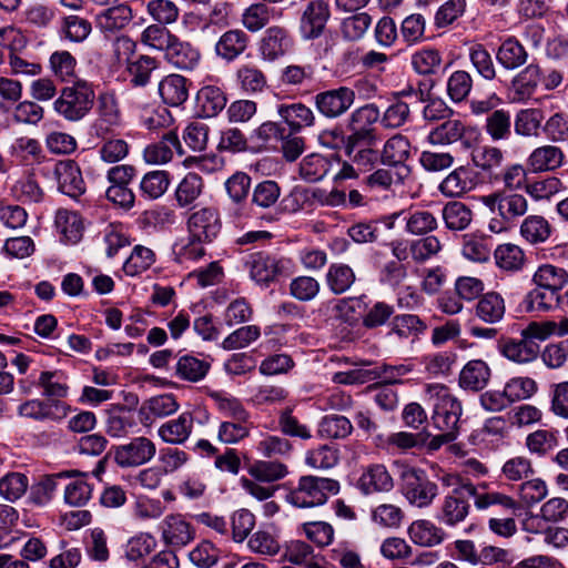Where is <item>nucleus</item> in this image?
<instances>
[{
    "instance_id": "1a4fd4ad",
    "label": "nucleus",
    "mask_w": 568,
    "mask_h": 568,
    "mask_svg": "<svg viewBox=\"0 0 568 568\" xmlns=\"http://www.w3.org/2000/svg\"><path fill=\"white\" fill-rule=\"evenodd\" d=\"M70 412V407L57 399L32 398L22 402L17 414L21 418L34 422H57L65 418Z\"/></svg>"
},
{
    "instance_id": "0e129e2a",
    "label": "nucleus",
    "mask_w": 568,
    "mask_h": 568,
    "mask_svg": "<svg viewBox=\"0 0 568 568\" xmlns=\"http://www.w3.org/2000/svg\"><path fill=\"white\" fill-rule=\"evenodd\" d=\"M203 191V181L195 173H187L175 190V199L180 206L192 204Z\"/></svg>"
},
{
    "instance_id": "f03ea898",
    "label": "nucleus",
    "mask_w": 568,
    "mask_h": 568,
    "mask_svg": "<svg viewBox=\"0 0 568 568\" xmlns=\"http://www.w3.org/2000/svg\"><path fill=\"white\" fill-rule=\"evenodd\" d=\"M426 399L433 405V424L439 432L458 434L463 413L462 403L443 384H429L425 388Z\"/></svg>"
},
{
    "instance_id": "2f4dec72",
    "label": "nucleus",
    "mask_w": 568,
    "mask_h": 568,
    "mask_svg": "<svg viewBox=\"0 0 568 568\" xmlns=\"http://www.w3.org/2000/svg\"><path fill=\"white\" fill-rule=\"evenodd\" d=\"M564 152L556 145H542L535 149L527 159L528 168L537 172L552 171L564 163Z\"/></svg>"
},
{
    "instance_id": "c85d7f7f",
    "label": "nucleus",
    "mask_w": 568,
    "mask_h": 568,
    "mask_svg": "<svg viewBox=\"0 0 568 568\" xmlns=\"http://www.w3.org/2000/svg\"><path fill=\"white\" fill-rule=\"evenodd\" d=\"M226 103V93L216 85H204L196 93V108L202 118L216 116Z\"/></svg>"
},
{
    "instance_id": "603ef678",
    "label": "nucleus",
    "mask_w": 568,
    "mask_h": 568,
    "mask_svg": "<svg viewBox=\"0 0 568 568\" xmlns=\"http://www.w3.org/2000/svg\"><path fill=\"white\" fill-rule=\"evenodd\" d=\"M405 231L412 235H426L438 227L435 215L426 210L409 211L405 216Z\"/></svg>"
},
{
    "instance_id": "f704fd0d",
    "label": "nucleus",
    "mask_w": 568,
    "mask_h": 568,
    "mask_svg": "<svg viewBox=\"0 0 568 568\" xmlns=\"http://www.w3.org/2000/svg\"><path fill=\"white\" fill-rule=\"evenodd\" d=\"M467 131L466 125L460 120L449 119L429 132L428 141L435 145H447L457 141H463L466 146H469L466 139Z\"/></svg>"
},
{
    "instance_id": "5701e85b",
    "label": "nucleus",
    "mask_w": 568,
    "mask_h": 568,
    "mask_svg": "<svg viewBox=\"0 0 568 568\" xmlns=\"http://www.w3.org/2000/svg\"><path fill=\"white\" fill-rule=\"evenodd\" d=\"M184 154V150L175 131H169L162 139L144 149V160L150 164H165L173 158V152Z\"/></svg>"
},
{
    "instance_id": "2eb2a0df",
    "label": "nucleus",
    "mask_w": 568,
    "mask_h": 568,
    "mask_svg": "<svg viewBox=\"0 0 568 568\" xmlns=\"http://www.w3.org/2000/svg\"><path fill=\"white\" fill-rule=\"evenodd\" d=\"M412 156V145L407 136L396 133L387 139L379 152L382 165L395 166L410 175L412 169L407 161Z\"/></svg>"
},
{
    "instance_id": "dca6fc26",
    "label": "nucleus",
    "mask_w": 568,
    "mask_h": 568,
    "mask_svg": "<svg viewBox=\"0 0 568 568\" xmlns=\"http://www.w3.org/2000/svg\"><path fill=\"white\" fill-rule=\"evenodd\" d=\"M162 539L165 545L181 548L194 539L193 525L181 514L168 515L160 524Z\"/></svg>"
},
{
    "instance_id": "c03bdc74",
    "label": "nucleus",
    "mask_w": 568,
    "mask_h": 568,
    "mask_svg": "<svg viewBox=\"0 0 568 568\" xmlns=\"http://www.w3.org/2000/svg\"><path fill=\"white\" fill-rule=\"evenodd\" d=\"M211 363L191 354L181 356L175 365L176 376L183 381L197 383L209 373Z\"/></svg>"
},
{
    "instance_id": "4c0bfd02",
    "label": "nucleus",
    "mask_w": 568,
    "mask_h": 568,
    "mask_svg": "<svg viewBox=\"0 0 568 568\" xmlns=\"http://www.w3.org/2000/svg\"><path fill=\"white\" fill-rule=\"evenodd\" d=\"M520 236L531 245L545 243L552 234V226L542 215L526 216L519 227Z\"/></svg>"
},
{
    "instance_id": "a878e982",
    "label": "nucleus",
    "mask_w": 568,
    "mask_h": 568,
    "mask_svg": "<svg viewBox=\"0 0 568 568\" xmlns=\"http://www.w3.org/2000/svg\"><path fill=\"white\" fill-rule=\"evenodd\" d=\"M490 375V368L485 361L471 359L462 368L458 383L463 389L479 392L488 385Z\"/></svg>"
},
{
    "instance_id": "e2e57ef3",
    "label": "nucleus",
    "mask_w": 568,
    "mask_h": 568,
    "mask_svg": "<svg viewBox=\"0 0 568 568\" xmlns=\"http://www.w3.org/2000/svg\"><path fill=\"white\" fill-rule=\"evenodd\" d=\"M353 432L351 420L342 415L325 416L318 426V433L327 438L344 439Z\"/></svg>"
},
{
    "instance_id": "c756f323",
    "label": "nucleus",
    "mask_w": 568,
    "mask_h": 568,
    "mask_svg": "<svg viewBox=\"0 0 568 568\" xmlns=\"http://www.w3.org/2000/svg\"><path fill=\"white\" fill-rule=\"evenodd\" d=\"M410 540L422 547L440 545L446 537L444 529L428 519H418L408 527Z\"/></svg>"
},
{
    "instance_id": "58836bf2",
    "label": "nucleus",
    "mask_w": 568,
    "mask_h": 568,
    "mask_svg": "<svg viewBox=\"0 0 568 568\" xmlns=\"http://www.w3.org/2000/svg\"><path fill=\"white\" fill-rule=\"evenodd\" d=\"M496 59L504 69L516 70L527 62L528 52L515 37H508L499 45Z\"/></svg>"
},
{
    "instance_id": "4d7b16f0",
    "label": "nucleus",
    "mask_w": 568,
    "mask_h": 568,
    "mask_svg": "<svg viewBox=\"0 0 568 568\" xmlns=\"http://www.w3.org/2000/svg\"><path fill=\"white\" fill-rule=\"evenodd\" d=\"M37 385L42 388L44 399L64 398L68 396L69 386L58 372L43 371L40 373Z\"/></svg>"
},
{
    "instance_id": "e433bc0d",
    "label": "nucleus",
    "mask_w": 568,
    "mask_h": 568,
    "mask_svg": "<svg viewBox=\"0 0 568 568\" xmlns=\"http://www.w3.org/2000/svg\"><path fill=\"white\" fill-rule=\"evenodd\" d=\"M72 474L65 479H70L64 486V501L72 507L84 506L92 496V485L88 481L85 474L78 470H71Z\"/></svg>"
},
{
    "instance_id": "72a5a7b5",
    "label": "nucleus",
    "mask_w": 568,
    "mask_h": 568,
    "mask_svg": "<svg viewBox=\"0 0 568 568\" xmlns=\"http://www.w3.org/2000/svg\"><path fill=\"white\" fill-rule=\"evenodd\" d=\"M159 93L170 106H180L189 98V81L180 74H170L159 83Z\"/></svg>"
},
{
    "instance_id": "4468645a",
    "label": "nucleus",
    "mask_w": 568,
    "mask_h": 568,
    "mask_svg": "<svg viewBox=\"0 0 568 568\" xmlns=\"http://www.w3.org/2000/svg\"><path fill=\"white\" fill-rule=\"evenodd\" d=\"M331 17L329 6L324 0L310 1L300 20V32L306 40L320 38Z\"/></svg>"
},
{
    "instance_id": "69168bd1",
    "label": "nucleus",
    "mask_w": 568,
    "mask_h": 568,
    "mask_svg": "<svg viewBox=\"0 0 568 568\" xmlns=\"http://www.w3.org/2000/svg\"><path fill=\"white\" fill-rule=\"evenodd\" d=\"M169 185L170 174L166 171H151L142 178L140 189L144 196L155 200L166 192Z\"/></svg>"
},
{
    "instance_id": "393cba45",
    "label": "nucleus",
    "mask_w": 568,
    "mask_h": 568,
    "mask_svg": "<svg viewBox=\"0 0 568 568\" xmlns=\"http://www.w3.org/2000/svg\"><path fill=\"white\" fill-rule=\"evenodd\" d=\"M71 474L72 471H61L40 477L37 483L30 486L28 503L37 507L47 506L53 499L60 481Z\"/></svg>"
},
{
    "instance_id": "a18cd8bd",
    "label": "nucleus",
    "mask_w": 568,
    "mask_h": 568,
    "mask_svg": "<svg viewBox=\"0 0 568 568\" xmlns=\"http://www.w3.org/2000/svg\"><path fill=\"white\" fill-rule=\"evenodd\" d=\"M179 409L175 397L171 394H163L150 398L140 408L142 423H148L151 418H162L174 414Z\"/></svg>"
},
{
    "instance_id": "473e14b6",
    "label": "nucleus",
    "mask_w": 568,
    "mask_h": 568,
    "mask_svg": "<svg viewBox=\"0 0 568 568\" xmlns=\"http://www.w3.org/2000/svg\"><path fill=\"white\" fill-rule=\"evenodd\" d=\"M334 165H339L338 158L311 154L302 160L300 175L306 182H317L334 172Z\"/></svg>"
},
{
    "instance_id": "bb28decb",
    "label": "nucleus",
    "mask_w": 568,
    "mask_h": 568,
    "mask_svg": "<svg viewBox=\"0 0 568 568\" xmlns=\"http://www.w3.org/2000/svg\"><path fill=\"white\" fill-rule=\"evenodd\" d=\"M494 260L499 270L509 274L521 272L527 263L524 248L514 243L497 245L494 251Z\"/></svg>"
},
{
    "instance_id": "aec40b11",
    "label": "nucleus",
    "mask_w": 568,
    "mask_h": 568,
    "mask_svg": "<svg viewBox=\"0 0 568 568\" xmlns=\"http://www.w3.org/2000/svg\"><path fill=\"white\" fill-rule=\"evenodd\" d=\"M378 140L358 141L355 138H346L345 152L358 171H371L378 161L379 153L374 149Z\"/></svg>"
},
{
    "instance_id": "6e6d98bb",
    "label": "nucleus",
    "mask_w": 568,
    "mask_h": 568,
    "mask_svg": "<svg viewBox=\"0 0 568 568\" xmlns=\"http://www.w3.org/2000/svg\"><path fill=\"white\" fill-rule=\"evenodd\" d=\"M395 307L384 301L367 306L362 315V325L366 329H375L386 325L394 316Z\"/></svg>"
},
{
    "instance_id": "9d476101",
    "label": "nucleus",
    "mask_w": 568,
    "mask_h": 568,
    "mask_svg": "<svg viewBox=\"0 0 568 568\" xmlns=\"http://www.w3.org/2000/svg\"><path fill=\"white\" fill-rule=\"evenodd\" d=\"M156 453L155 444L148 437L132 438L129 443L116 446L113 457L122 468L138 467L150 462Z\"/></svg>"
},
{
    "instance_id": "423d86ee",
    "label": "nucleus",
    "mask_w": 568,
    "mask_h": 568,
    "mask_svg": "<svg viewBox=\"0 0 568 568\" xmlns=\"http://www.w3.org/2000/svg\"><path fill=\"white\" fill-rule=\"evenodd\" d=\"M316 111L327 120L339 119L354 105V89L341 85L316 93L313 98Z\"/></svg>"
},
{
    "instance_id": "20e7f679",
    "label": "nucleus",
    "mask_w": 568,
    "mask_h": 568,
    "mask_svg": "<svg viewBox=\"0 0 568 568\" xmlns=\"http://www.w3.org/2000/svg\"><path fill=\"white\" fill-rule=\"evenodd\" d=\"M94 91L85 80H77L72 85L64 87L53 102V110L70 122L82 120L92 109Z\"/></svg>"
},
{
    "instance_id": "39448f33",
    "label": "nucleus",
    "mask_w": 568,
    "mask_h": 568,
    "mask_svg": "<svg viewBox=\"0 0 568 568\" xmlns=\"http://www.w3.org/2000/svg\"><path fill=\"white\" fill-rule=\"evenodd\" d=\"M402 494L414 507L427 508L438 496V486L418 468L402 471Z\"/></svg>"
},
{
    "instance_id": "f257e3e1",
    "label": "nucleus",
    "mask_w": 568,
    "mask_h": 568,
    "mask_svg": "<svg viewBox=\"0 0 568 568\" xmlns=\"http://www.w3.org/2000/svg\"><path fill=\"white\" fill-rule=\"evenodd\" d=\"M443 487L450 488V491L443 498L436 518L448 527H456L464 523L469 515V495L475 494V485L462 476L443 471L437 475Z\"/></svg>"
},
{
    "instance_id": "cd10ccee",
    "label": "nucleus",
    "mask_w": 568,
    "mask_h": 568,
    "mask_svg": "<svg viewBox=\"0 0 568 568\" xmlns=\"http://www.w3.org/2000/svg\"><path fill=\"white\" fill-rule=\"evenodd\" d=\"M200 52L190 43L173 38L164 51L165 60L181 70H193L200 61Z\"/></svg>"
},
{
    "instance_id": "3c124183",
    "label": "nucleus",
    "mask_w": 568,
    "mask_h": 568,
    "mask_svg": "<svg viewBox=\"0 0 568 568\" xmlns=\"http://www.w3.org/2000/svg\"><path fill=\"white\" fill-rule=\"evenodd\" d=\"M273 9L263 2L252 3L241 14V23L244 31L256 33L265 28L271 20Z\"/></svg>"
},
{
    "instance_id": "a19ab883",
    "label": "nucleus",
    "mask_w": 568,
    "mask_h": 568,
    "mask_svg": "<svg viewBox=\"0 0 568 568\" xmlns=\"http://www.w3.org/2000/svg\"><path fill=\"white\" fill-rule=\"evenodd\" d=\"M193 420L191 413H182L178 418L161 425L159 436L166 443L182 444L191 435Z\"/></svg>"
},
{
    "instance_id": "49530a36",
    "label": "nucleus",
    "mask_w": 568,
    "mask_h": 568,
    "mask_svg": "<svg viewBox=\"0 0 568 568\" xmlns=\"http://www.w3.org/2000/svg\"><path fill=\"white\" fill-rule=\"evenodd\" d=\"M532 282L536 286L558 293L568 283V273L562 267L542 264L534 273Z\"/></svg>"
},
{
    "instance_id": "13d9d810",
    "label": "nucleus",
    "mask_w": 568,
    "mask_h": 568,
    "mask_svg": "<svg viewBox=\"0 0 568 568\" xmlns=\"http://www.w3.org/2000/svg\"><path fill=\"white\" fill-rule=\"evenodd\" d=\"M29 488V479L22 473H8L0 478V496L10 503L20 499Z\"/></svg>"
},
{
    "instance_id": "864d4df0",
    "label": "nucleus",
    "mask_w": 568,
    "mask_h": 568,
    "mask_svg": "<svg viewBox=\"0 0 568 568\" xmlns=\"http://www.w3.org/2000/svg\"><path fill=\"white\" fill-rule=\"evenodd\" d=\"M511 124L510 112L499 109L486 118L485 131L493 141L508 140L511 136Z\"/></svg>"
},
{
    "instance_id": "ea45409f",
    "label": "nucleus",
    "mask_w": 568,
    "mask_h": 568,
    "mask_svg": "<svg viewBox=\"0 0 568 568\" xmlns=\"http://www.w3.org/2000/svg\"><path fill=\"white\" fill-rule=\"evenodd\" d=\"M277 114L292 131H300L302 128L312 126L315 123L313 111L300 102L277 105Z\"/></svg>"
},
{
    "instance_id": "052dcab7",
    "label": "nucleus",
    "mask_w": 568,
    "mask_h": 568,
    "mask_svg": "<svg viewBox=\"0 0 568 568\" xmlns=\"http://www.w3.org/2000/svg\"><path fill=\"white\" fill-rule=\"evenodd\" d=\"M52 73L63 82L77 81V60L69 51H55L50 57Z\"/></svg>"
},
{
    "instance_id": "7ed1b4c3",
    "label": "nucleus",
    "mask_w": 568,
    "mask_h": 568,
    "mask_svg": "<svg viewBox=\"0 0 568 568\" xmlns=\"http://www.w3.org/2000/svg\"><path fill=\"white\" fill-rule=\"evenodd\" d=\"M339 491V483L332 478L302 476L297 486L285 497L286 501L297 508H312L324 505L331 495Z\"/></svg>"
},
{
    "instance_id": "8fccbe9b",
    "label": "nucleus",
    "mask_w": 568,
    "mask_h": 568,
    "mask_svg": "<svg viewBox=\"0 0 568 568\" xmlns=\"http://www.w3.org/2000/svg\"><path fill=\"white\" fill-rule=\"evenodd\" d=\"M355 280L356 276L353 268L343 263L331 264L325 275L326 285L335 295H339L348 291Z\"/></svg>"
},
{
    "instance_id": "774afa93",
    "label": "nucleus",
    "mask_w": 568,
    "mask_h": 568,
    "mask_svg": "<svg viewBox=\"0 0 568 568\" xmlns=\"http://www.w3.org/2000/svg\"><path fill=\"white\" fill-rule=\"evenodd\" d=\"M154 261L155 254L151 248L136 245L124 262L123 270L126 275L135 276L151 267Z\"/></svg>"
},
{
    "instance_id": "7c9ffc66",
    "label": "nucleus",
    "mask_w": 568,
    "mask_h": 568,
    "mask_svg": "<svg viewBox=\"0 0 568 568\" xmlns=\"http://www.w3.org/2000/svg\"><path fill=\"white\" fill-rule=\"evenodd\" d=\"M506 313L505 300L498 292H487L479 296L475 314L486 324L499 323Z\"/></svg>"
},
{
    "instance_id": "c9c22d12",
    "label": "nucleus",
    "mask_w": 568,
    "mask_h": 568,
    "mask_svg": "<svg viewBox=\"0 0 568 568\" xmlns=\"http://www.w3.org/2000/svg\"><path fill=\"white\" fill-rule=\"evenodd\" d=\"M470 155L473 164L488 175L490 181L504 162L503 151L493 145H477L471 150Z\"/></svg>"
},
{
    "instance_id": "680f3d73",
    "label": "nucleus",
    "mask_w": 568,
    "mask_h": 568,
    "mask_svg": "<svg viewBox=\"0 0 568 568\" xmlns=\"http://www.w3.org/2000/svg\"><path fill=\"white\" fill-rule=\"evenodd\" d=\"M557 301V293L536 286L529 291L523 301L526 312L546 313L550 311Z\"/></svg>"
},
{
    "instance_id": "79ce46f5",
    "label": "nucleus",
    "mask_w": 568,
    "mask_h": 568,
    "mask_svg": "<svg viewBox=\"0 0 568 568\" xmlns=\"http://www.w3.org/2000/svg\"><path fill=\"white\" fill-rule=\"evenodd\" d=\"M359 487L364 494L389 491L393 486V478L384 465L369 466L359 478Z\"/></svg>"
},
{
    "instance_id": "f3484780",
    "label": "nucleus",
    "mask_w": 568,
    "mask_h": 568,
    "mask_svg": "<svg viewBox=\"0 0 568 568\" xmlns=\"http://www.w3.org/2000/svg\"><path fill=\"white\" fill-rule=\"evenodd\" d=\"M105 7L97 16L98 27L103 32L114 33L125 28L133 19V10L130 2L116 1L115 3H95Z\"/></svg>"
},
{
    "instance_id": "a211bd4d",
    "label": "nucleus",
    "mask_w": 568,
    "mask_h": 568,
    "mask_svg": "<svg viewBox=\"0 0 568 568\" xmlns=\"http://www.w3.org/2000/svg\"><path fill=\"white\" fill-rule=\"evenodd\" d=\"M251 39L246 31L235 28L223 32L214 45V53L230 63L240 58L250 45Z\"/></svg>"
},
{
    "instance_id": "ddd939ff",
    "label": "nucleus",
    "mask_w": 568,
    "mask_h": 568,
    "mask_svg": "<svg viewBox=\"0 0 568 568\" xmlns=\"http://www.w3.org/2000/svg\"><path fill=\"white\" fill-rule=\"evenodd\" d=\"M244 267L255 283L268 285L282 273L283 263L268 253L255 252L245 256Z\"/></svg>"
},
{
    "instance_id": "9b49d317",
    "label": "nucleus",
    "mask_w": 568,
    "mask_h": 568,
    "mask_svg": "<svg viewBox=\"0 0 568 568\" xmlns=\"http://www.w3.org/2000/svg\"><path fill=\"white\" fill-rule=\"evenodd\" d=\"M381 110L375 103H367L356 108L347 120V128L351 132L347 138H355L358 141L378 139L374 124L381 121Z\"/></svg>"
},
{
    "instance_id": "0eeeda50",
    "label": "nucleus",
    "mask_w": 568,
    "mask_h": 568,
    "mask_svg": "<svg viewBox=\"0 0 568 568\" xmlns=\"http://www.w3.org/2000/svg\"><path fill=\"white\" fill-rule=\"evenodd\" d=\"M479 202L494 215L504 216L516 222L528 211L525 195L510 191L497 190L479 197Z\"/></svg>"
},
{
    "instance_id": "5fc2aeb1",
    "label": "nucleus",
    "mask_w": 568,
    "mask_h": 568,
    "mask_svg": "<svg viewBox=\"0 0 568 568\" xmlns=\"http://www.w3.org/2000/svg\"><path fill=\"white\" fill-rule=\"evenodd\" d=\"M55 225L67 242L75 244L81 240L83 223L78 213L59 210L55 215Z\"/></svg>"
},
{
    "instance_id": "6e6552de",
    "label": "nucleus",
    "mask_w": 568,
    "mask_h": 568,
    "mask_svg": "<svg viewBox=\"0 0 568 568\" xmlns=\"http://www.w3.org/2000/svg\"><path fill=\"white\" fill-rule=\"evenodd\" d=\"M43 172L57 182L59 191L71 197H78L85 192L80 166L73 160L58 161L52 168H43Z\"/></svg>"
},
{
    "instance_id": "37998d69",
    "label": "nucleus",
    "mask_w": 568,
    "mask_h": 568,
    "mask_svg": "<svg viewBox=\"0 0 568 568\" xmlns=\"http://www.w3.org/2000/svg\"><path fill=\"white\" fill-rule=\"evenodd\" d=\"M409 175L395 166L383 165L365 176L364 183L371 189L387 191L405 183Z\"/></svg>"
},
{
    "instance_id": "de8ad7c7",
    "label": "nucleus",
    "mask_w": 568,
    "mask_h": 568,
    "mask_svg": "<svg viewBox=\"0 0 568 568\" xmlns=\"http://www.w3.org/2000/svg\"><path fill=\"white\" fill-rule=\"evenodd\" d=\"M442 217L448 230L464 231L473 221V212L465 203L452 201L444 205Z\"/></svg>"
},
{
    "instance_id": "b1692460",
    "label": "nucleus",
    "mask_w": 568,
    "mask_h": 568,
    "mask_svg": "<svg viewBox=\"0 0 568 568\" xmlns=\"http://www.w3.org/2000/svg\"><path fill=\"white\" fill-rule=\"evenodd\" d=\"M473 171L465 165L453 170L438 185L439 192L446 197H460L475 187Z\"/></svg>"
},
{
    "instance_id": "338daca9",
    "label": "nucleus",
    "mask_w": 568,
    "mask_h": 568,
    "mask_svg": "<svg viewBox=\"0 0 568 568\" xmlns=\"http://www.w3.org/2000/svg\"><path fill=\"white\" fill-rule=\"evenodd\" d=\"M253 427L250 419L247 420H226L222 422L219 426L217 438L223 444L233 445L250 435Z\"/></svg>"
},
{
    "instance_id": "412c9836",
    "label": "nucleus",
    "mask_w": 568,
    "mask_h": 568,
    "mask_svg": "<svg viewBox=\"0 0 568 568\" xmlns=\"http://www.w3.org/2000/svg\"><path fill=\"white\" fill-rule=\"evenodd\" d=\"M427 326L419 316L414 314L394 315L385 338L390 343L404 342L426 331Z\"/></svg>"
},
{
    "instance_id": "f8f14e48",
    "label": "nucleus",
    "mask_w": 568,
    "mask_h": 568,
    "mask_svg": "<svg viewBox=\"0 0 568 568\" xmlns=\"http://www.w3.org/2000/svg\"><path fill=\"white\" fill-rule=\"evenodd\" d=\"M222 227L217 211L213 207H202L187 219V232L195 241L213 242Z\"/></svg>"
},
{
    "instance_id": "6ab92c4d",
    "label": "nucleus",
    "mask_w": 568,
    "mask_h": 568,
    "mask_svg": "<svg viewBox=\"0 0 568 568\" xmlns=\"http://www.w3.org/2000/svg\"><path fill=\"white\" fill-rule=\"evenodd\" d=\"M291 45L288 30L282 26H272L264 31L258 42V51L264 60L275 61L283 57Z\"/></svg>"
},
{
    "instance_id": "bf43d9fd",
    "label": "nucleus",
    "mask_w": 568,
    "mask_h": 568,
    "mask_svg": "<svg viewBox=\"0 0 568 568\" xmlns=\"http://www.w3.org/2000/svg\"><path fill=\"white\" fill-rule=\"evenodd\" d=\"M540 79V68L537 64H528L513 79V88L517 99L524 100L529 98Z\"/></svg>"
},
{
    "instance_id": "09e8293b",
    "label": "nucleus",
    "mask_w": 568,
    "mask_h": 568,
    "mask_svg": "<svg viewBox=\"0 0 568 568\" xmlns=\"http://www.w3.org/2000/svg\"><path fill=\"white\" fill-rule=\"evenodd\" d=\"M236 79L241 89L247 94L263 92L267 88L265 73L255 64H242L236 71Z\"/></svg>"
},
{
    "instance_id": "4be33fe9",
    "label": "nucleus",
    "mask_w": 568,
    "mask_h": 568,
    "mask_svg": "<svg viewBox=\"0 0 568 568\" xmlns=\"http://www.w3.org/2000/svg\"><path fill=\"white\" fill-rule=\"evenodd\" d=\"M498 348L509 361L519 364L535 361L540 353L539 343L524 336L520 339L503 338L498 343Z\"/></svg>"
}]
</instances>
